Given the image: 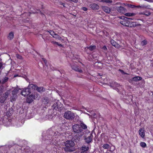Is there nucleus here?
Instances as JSON below:
<instances>
[{
	"mask_svg": "<svg viewBox=\"0 0 153 153\" xmlns=\"http://www.w3.org/2000/svg\"><path fill=\"white\" fill-rule=\"evenodd\" d=\"M20 89L19 88H15L12 91V96L10 97V101L13 102L15 101L16 98L17 97V93Z\"/></svg>",
	"mask_w": 153,
	"mask_h": 153,
	"instance_id": "nucleus-3",
	"label": "nucleus"
},
{
	"mask_svg": "<svg viewBox=\"0 0 153 153\" xmlns=\"http://www.w3.org/2000/svg\"><path fill=\"white\" fill-rule=\"evenodd\" d=\"M12 148H11V149H10V150H12Z\"/></svg>",
	"mask_w": 153,
	"mask_h": 153,
	"instance_id": "nucleus-52",
	"label": "nucleus"
},
{
	"mask_svg": "<svg viewBox=\"0 0 153 153\" xmlns=\"http://www.w3.org/2000/svg\"><path fill=\"white\" fill-rule=\"evenodd\" d=\"M127 6L129 7H130L132 8H133L136 7H140L139 6H137L135 5H132V4H127Z\"/></svg>",
	"mask_w": 153,
	"mask_h": 153,
	"instance_id": "nucleus-30",
	"label": "nucleus"
},
{
	"mask_svg": "<svg viewBox=\"0 0 153 153\" xmlns=\"http://www.w3.org/2000/svg\"><path fill=\"white\" fill-rule=\"evenodd\" d=\"M82 9L84 11H86L87 10V9L85 7H83Z\"/></svg>",
	"mask_w": 153,
	"mask_h": 153,
	"instance_id": "nucleus-41",
	"label": "nucleus"
},
{
	"mask_svg": "<svg viewBox=\"0 0 153 153\" xmlns=\"http://www.w3.org/2000/svg\"><path fill=\"white\" fill-rule=\"evenodd\" d=\"M10 90H8L4 94H3V96H1L0 98V101L1 103H3L6 100L7 98L8 97L10 93Z\"/></svg>",
	"mask_w": 153,
	"mask_h": 153,
	"instance_id": "nucleus-5",
	"label": "nucleus"
},
{
	"mask_svg": "<svg viewBox=\"0 0 153 153\" xmlns=\"http://www.w3.org/2000/svg\"><path fill=\"white\" fill-rule=\"evenodd\" d=\"M81 149L84 152H85L88 151L89 149V147L85 146H83L81 148Z\"/></svg>",
	"mask_w": 153,
	"mask_h": 153,
	"instance_id": "nucleus-24",
	"label": "nucleus"
},
{
	"mask_svg": "<svg viewBox=\"0 0 153 153\" xmlns=\"http://www.w3.org/2000/svg\"><path fill=\"white\" fill-rule=\"evenodd\" d=\"M29 149H25L23 147L21 148L20 147H19L17 152H13L12 153H25V151L26 152H29Z\"/></svg>",
	"mask_w": 153,
	"mask_h": 153,
	"instance_id": "nucleus-9",
	"label": "nucleus"
},
{
	"mask_svg": "<svg viewBox=\"0 0 153 153\" xmlns=\"http://www.w3.org/2000/svg\"><path fill=\"white\" fill-rule=\"evenodd\" d=\"M2 64L0 62V70L2 68Z\"/></svg>",
	"mask_w": 153,
	"mask_h": 153,
	"instance_id": "nucleus-45",
	"label": "nucleus"
},
{
	"mask_svg": "<svg viewBox=\"0 0 153 153\" xmlns=\"http://www.w3.org/2000/svg\"><path fill=\"white\" fill-rule=\"evenodd\" d=\"M37 97H36V98H37L38 99H39V95L38 94H36Z\"/></svg>",
	"mask_w": 153,
	"mask_h": 153,
	"instance_id": "nucleus-46",
	"label": "nucleus"
},
{
	"mask_svg": "<svg viewBox=\"0 0 153 153\" xmlns=\"http://www.w3.org/2000/svg\"><path fill=\"white\" fill-rule=\"evenodd\" d=\"M119 71H120L121 72H123V71H122V70H120V69H119Z\"/></svg>",
	"mask_w": 153,
	"mask_h": 153,
	"instance_id": "nucleus-49",
	"label": "nucleus"
},
{
	"mask_svg": "<svg viewBox=\"0 0 153 153\" xmlns=\"http://www.w3.org/2000/svg\"><path fill=\"white\" fill-rule=\"evenodd\" d=\"M50 33V34L53 37V36H55L56 34V33H54V32L52 30H50L49 32Z\"/></svg>",
	"mask_w": 153,
	"mask_h": 153,
	"instance_id": "nucleus-34",
	"label": "nucleus"
},
{
	"mask_svg": "<svg viewBox=\"0 0 153 153\" xmlns=\"http://www.w3.org/2000/svg\"><path fill=\"white\" fill-rule=\"evenodd\" d=\"M102 147L105 149H108L109 147V145L108 144H105L102 146Z\"/></svg>",
	"mask_w": 153,
	"mask_h": 153,
	"instance_id": "nucleus-25",
	"label": "nucleus"
},
{
	"mask_svg": "<svg viewBox=\"0 0 153 153\" xmlns=\"http://www.w3.org/2000/svg\"><path fill=\"white\" fill-rule=\"evenodd\" d=\"M133 23V22L131 21H129V23L128 24V27H132V26H131V25H133L132 23Z\"/></svg>",
	"mask_w": 153,
	"mask_h": 153,
	"instance_id": "nucleus-38",
	"label": "nucleus"
},
{
	"mask_svg": "<svg viewBox=\"0 0 153 153\" xmlns=\"http://www.w3.org/2000/svg\"><path fill=\"white\" fill-rule=\"evenodd\" d=\"M132 80L137 82L141 79L142 78L139 76L135 77L132 78Z\"/></svg>",
	"mask_w": 153,
	"mask_h": 153,
	"instance_id": "nucleus-23",
	"label": "nucleus"
},
{
	"mask_svg": "<svg viewBox=\"0 0 153 153\" xmlns=\"http://www.w3.org/2000/svg\"><path fill=\"white\" fill-rule=\"evenodd\" d=\"M60 102L58 100H57L56 101V103L52 105V107L54 109L56 110L59 108L58 104Z\"/></svg>",
	"mask_w": 153,
	"mask_h": 153,
	"instance_id": "nucleus-16",
	"label": "nucleus"
},
{
	"mask_svg": "<svg viewBox=\"0 0 153 153\" xmlns=\"http://www.w3.org/2000/svg\"><path fill=\"white\" fill-rule=\"evenodd\" d=\"M114 85H116V86L117 87H119V85L116 82H114Z\"/></svg>",
	"mask_w": 153,
	"mask_h": 153,
	"instance_id": "nucleus-44",
	"label": "nucleus"
},
{
	"mask_svg": "<svg viewBox=\"0 0 153 153\" xmlns=\"http://www.w3.org/2000/svg\"><path fill=\"white\" fill-rule=\"evenodd\" d=\"M17 76V75H14V77H16Z\"/></svg>",
	"mask_w": 153,
	"mask_h": 153,
	"instance_id": "nucleus-50",
	"label": "nucleus"
},
{
	"mask_svg": "<svg viewBox=\"0 0 153 153\" xmlns=\"http://www.w3.org/2000/svg\"><path fill=\"white\" fill-rule=\"evenodd\" d=\"M64 117L68 120H73L75 117L74 114L70 111H66L64 113Z\"/></svg>",
	"mask_w": 153,
	"mask_h": 153,
	"instance_id": "nucleus-2",
	"label": "nucleus"
},
{
	"mask_svg": "<svg viewBox=\"0 0 153 153\" xmlns=\"http://www.w3.org/2000/svg\"><path fill=\"white\" fill-rule=\"evenodd\" d=\"M111 42L113 46L115 47V48H120V45L118 44L117 43V42L115 41L114 40H111Z\"/></svg>",
	"mask_w": 153,
	"mask_h": 153,
	"instance_id": "nucleus-13",
	"label": "nucleus"
},
{
	"mask_svg": "<svg viewBox=\"0 0 153 153\" xmlns=\"http://www.w3.org/2000/svg\"><path fill=\"white\" fill-rule=\"evenodd\" d=\"M65 147L64 148V150L66 152H72L73 151L71 148L73 147L74 143L71 140H68L65 143Z\"/></svg>",
	"mask_w": 153,
	"mask_h": 153,
	"instance_id": "nucleus-1",
	"label": "nucleus"
},
{
	"mask_svg": "<svg viewBox=\"0 0 153 153\" xmlns=\"http://www.w3.org/2000/svg\"><path fill=\"white\" fill-rule=\"evenodd\" d=\"M70 1H73L74 3H77L78 2V0H69Z\"/></svg>",
	"mask_w": 153,
	"mask_h": 153,
	"instance_id": "nucleus-40",
	"label": "nucleus"
},
{
	"mask_svg": "<svg viewBox=\"0 0 153 153\" xmlns=\"http://www.w3.org/2000/svg\"><path fill=\"white\" fill-rule=\"evenodd\" d=\"M102 49L105 51H106L107 50V48L106 46H103L102 48Z\"/></svg>",
	"mask_w": 153,
	"mask_h": 153,
	"instance_id": "nucleus-42",
	"label": "nucleus"
},
{
	"mask_svg": "<svg viewBox=\"0 0 153 153\" xmlns=\"http://www.w3.org/2000/svg\"><path fill=\"white\" fill-rule=\"evenodd\" d=\"M14 36V33L13 32H11L9 33L7 36V38L9 40L12 39Z\"/></svg>",
	"mask_w": 153,
	"mask_h": 153,
	"instance_id": "nucleus-18",
	"label": "nucleus"
},
{
	"mask_svg": "<svg viewBox=\"0 0 153 153\" xmlns=\"http://www.w3.org/2000/svg\"><path fill=\"white\" fill-rule=\"evenodd\" d=\"M80 126V127H82V128L84 129H86L87 128L86 125L83 123H81Z\"/></svg>",
	"mask_w": 153,
	"mask_h": 153,
	"instance_id": "nucleus-27",
	"label": "nucleus"
},
{
	"mask_svg": "<svg viewBox=\"0 0 153 153\" xmlns=\"http://www.w3.org/2000/svg\"><path fill=\"white\" fill-rule=\"evenodd\" d=\"M89 7L91 9L94 10H98L100 8L99 6L96 3L90 4L89 5Z\"/></svg>",
	"mask_w": 153,
	"mask_h": 153,
	"instance_id": "nucleus-10",
	"label": "nucleus"
},
{
	"mask_svg": "<svg viewBox=\"0 0 153 153\" xmlns=\"http://www.w3.org/2000/svg\"><path fill=\"white\" fill-rule=\"evenodd\" d=\"M51 43H52L53 44L59 46H62V44H59L58 42H56L53 41L51 42Z\"/></svg>",
	"mask_w": 153,
	"mask_h": 153,
	"instance_id": "nucleus-31",
	"label": "nucleus"
},
{
	"mask_svg": "<svg viewBox=\"0 0 153 153\" xmlns=\"http://www.w3.org/2000/svg\"><path fill=\"white\" fill-rule=\"evenodd\" d=\"M141 146L143 148L146 147V144L145 142H141L140 143Z\"/></svg>",
	"mask_w": 153,
	"mask_h": 153,
	"instance_id": "nucleus-26",
	"label": "nucleus"
},
{
	"mask_svg": "<svg viewBox=\"0 0 153 153\" xmlns=\"http://www.w3.org/2000/svg\"><path fill=\"white\" fill-rule=\"evenodd\" d=\"M2 90H1L0 89V95H1V94H2Z\"/></svg>",
	"mask_w": 153,
	"mask_h": 153,
	"instance_id": "nucleus-47",
	"label": "nucleus"
},
{
	"mask_svg": "<svg viewBox=\"0 0 153 153\" xmlns=\"http://www.w3.org/2000/svg\"><path fill=\"white\" fill-rule=\"evenodd\" d=\"M96 46H90L88 48L91 51H93L96 48Z\"/></svg>",
	"mask_w": 153,
	"mask_h": 153,
	"instance_id": "nucleus-28",
	"label": "nucleus"
},
{
	"mask_svg": "<svg viewBox=\"0 0 153 153\" xmlns=\"http://www.w3.org/2000/svg\"><path fill=\"white\" fill-rule=\"evenodd\" d=\"M4 153H7V152H6V153H5V152H4Z\"/></svg>",
	"mask_w": 153,
	"mask_h": 153,
	"instance_id": "nucleus-53",
	"label": "nucleus"
},
{
	"mask_svg": "<svg viewBox=\"0 0 153 153\" xmlns=\"http://www.w3.org/2000/svg\"><path fill=\"white\" fill-rule=\"evenodd\" d=\"M73 129L74 131L77 133H79L81 131L80 126L77 124H75L73 126Z\"/></svg>",
	"mask_w": 153,
	"mask_h": 153,
	"instance_id": "nucleus-7",
	"label": "nucleus"
},
{
	"mask_svg": "<svg viewBox=\"0 0 153 153\" xmlns=\"http://www.w3.org/2000/svg\"><path fill=\"white\" fill-rule=\"evenodd\" d=\"M49 101L47 97H45L42 100L43 102L45 105H47L49 102Z\"/></svg>",
	"mask_w": 153,
	"mask_h": 153,
	"instance_id": "nucleus-22",
	"label": "nucleus"
},
{
	"mask_svg": "<svg viewBox=\"0 0 153 153\" xmlns=\"http://www.w3.org/2000/svg\"><path fill=\"white\" fill-rule=\"evenodd\" d=\"M113 89H115V88H114V87H113ZM116 90L118 92V88H116Z\"/></svg>",
	"mask_w": 153,
	"mask_h": 153,
	"instance_id": "nucleus-48",
	"label": "nucleus"
},
{
	"mask_svg": "<svg viewBox=\"0 0 153 153\" xmlns=\"http://www.w3.org/2000/svg\"><path fill=\"white\" fill-rule=\"evenodd\" d=\"M53 37L57 39L60 40H63L62 39V38L59 35H58L56 33L55 36H53Z\"/></svg>",
	"mask_w": 153,
	"mask_h": 153,
	"instance_id": "nucleus-21",
	"label": "nucleus"
},
{
	"mask_svg": "<svg viewBox=\"0 0 153 153\" xmlns=\"http://www.w3.org/2000/svg\"><path fill=\"white\" fill-rule=\"evenodd\" d=\"M102 8L103 11L107 13H109L111 12V9L106 6H102Z\"/></svg>",
	"mask_w": 153,
	"mask_h": 153,
	"instance_id": "nucleus-15",
	"label": "nucleus"
},
{
	"mask_svg": "<svg viewBox=\"0 0 153 153\" xmlns=\"http://www.w3.org/2000/svg\"><path fill=\"white\" fill-rule=\"evenodd\" d=\"M147 44V41L146 40L142 41L141 43V45L142 46H144Z\"/></svg>",
	"mask_w": 153,
	"mask_h": 153,
	"instance_id": "nucleus-33",
	"label": "nucleus"
},
{
	"mask_svg": "<svg viewBox=\"0 0 153 153\" xmlns=\"http://www.w3.org/2000/svg\"><path fill=\"white\" fill-rule=\"evenodd\" d=\"M81 153H85V152H81Z\"/></svg>",
	"mask_w": 153,
	"mask_h": 153,
	"instance_id": "nucleus-51",
	"label": "nucleus"
},
{
	"mask_svg": "<svg viewBox=\"0 0 153 153\" xmlns=\"http://www.w3.org/2000/svg\"><path fill=\"white\" fill-rule=\"evenodd\" d=\"M16 56L18 59H22V57L21 55L18 54H16Z\"/></svg>",
	"mask_w": 153,
	"mask_h": 153,
	"instance_id": "nucleus-37",
	"label": "nucleus"
},
{
	"mask_svg": "<svg viewBox=\"0 0 153 153\" xmlns=\"http://www.w3.org/2000/svg\"><path fill=\"white\" fill-rule=\"evenodd\" d=\"M36 90L37 91L39 92H41L45 91V89L43 87H37Z\"/></svg>",
	"mask_w": 153,
	"mask_h": 153,
	"instance_id": "nucleus-20",
	"label": "nucleus"
},
{
	"mask_svg": "<svg viewBox=\"0 0 153 153\" xmlns=\"http://www.w3.org/2000/svg\"><path fill=\"white\" fill-rule=\"evenodd\" d=\"M139 134L142 138H144L145 136L144 130L142 128H140L139 131Z\"/></svg>",
	"mask_w": 153,
	"mask_h": 153,
	"instance_id": "nucleus-14",
	"label": "nucleus"
},
{
	"mask_svg": "<svg viewBox=\"0 0 153 153\" xmlns=\"http://www.w3.org/2000/svg\"><path fill=\"white\" fill-rule=\"evenodd\" d=\"M92 139V135L91 134L90 136H88L85 138L86 142L89 143L91 142Z\"/></svg>",
	"mask_w": 153,
	"mask_h": 153,
	"instance_id": "nucleus-17",
	"label": "nucleus"
},
{
	"mask_svg": "<svg viewBox=\"0 0 153 153\" xmlns=\"http://www.w3.org/2000/svg\"><path fill=\"white\" fill-rule=\"evenodd\" d=\"M117 10L118 12L122 13H125L126 11V9L121 6L117 7Z\"/></svg>",
	"mask_w": 153,
	"mask_h": 153,
	"instance_id": "nucleus-11",
	"label": "nucleus"
},
{
	"mask_svg": "<svg viewBox=\"0 0 153 153\" xmlns=\"http://www.w3.org/2000/svg\"><path fill=\"white\" fill-rule=\"evenodd\" d=\"M35 99V96L31 94L28 96L26 99V102L28 103H30Z\"/></svg>",
	"mask_w": 153,
	"mask_h": 153,
	"instance_id": "nucleus-8",
	"label": "nucleus"
},
{
	"mask_svg": "<svg viewBox=\"0 0 153 153\" xmlns=\"http://www.w3.org/2000/svg\"><path fill=\"white\" fill-rule=\"evenodd\" d=\"M132 24H133V25H131V26H132V27H135L136 26L140 25L139 24L137 23L136 22H133V23H132Z\"/></svg>",
	"mask_w": 153,
	"mask_h": 153,
	"instance_id": "nucleus-32",
	"label": "nucleus"
},
{
	"mask_svg": "<svg viewBox=\"0 0 153 153\" xmlns=\"http://www.w3.org/2000/svg\"><path fill=\"white\" fill-rule=\"evenodd\" d=\"M124 18L120 21V23L123 26H127L128 24L129 23V21L132 20L131 18L123 17Z\"/></svg>",
	"mask_w": 153,
	"mask_h": 153,
	"instance_id": "nucleus-4",
	"label": "nucleus"
},
{
	"mask_svg": "<svg viewBox=\"0 0 153 153\" xmlns=\"http://www.w3.org/2000/svg\"><path fill=\"white\" fill-rule=\"evenodd\" d=\"M142 14H144L146 16H149L150 14V13L149 12H144Z\"/></svg>",
	"mask_w": 153,
	"mask_h": 153,
	"instance_id": "nucleus-39",
	"label": "nucleus"
},
{
	"mask_svg": "<svg viewBox=\"0 0 153 153\" xmlns=\"http://www.w3.org/2000/svg\"><path fill=\"white\" fill-rule=\"evenodd\" d=\"M135 14L134 13H127L125 14V15L128 16H131L135 15Z\"/></svg>",
	"mask_w": 153,
	"mask_h": 153,
	"instance_id": "nucleus-29",
	"label": "nucleus"
},
{
	"mask_svg": "<svg viewBox=\"0 0 153 153\" xmlns=\"http://www.w3.org/2000/svg\"><path fill=\"white\" fill-rule=\"evenodd\" d=\"M8 78L7 77H5L4 79L2 80V83H4L5 82H7L8 80Z\"/></svg>",
	"mask_w": 153,
	"mask_h": 153,
	"instance_id": "nucleus-35",
	"label": "nucleus"
},
{
	"mask_svg": "<svg viewBox=\"0 0 153 153\" xmlns=\"http://www.w3.org/2000/svg\"><path fill=\"white\" fill-rule=\"evenodd\" d=\"M72 68L76 71H79V72H82V70L79 69L76 65H73L71 66Z\"/></svg>",
	"mask_w": 153,
	"mask_h": 153,
	"instance_id": "nucleus-12",
	"label": "nucleus"
},
{
	"mask_svg": "<svg viewBox=\"0 0 153 153\" xmlns=\"http://www.w3.org/2000/svg\"><path fill=\"white\" fill-rule=\"evenodd\" d=\"M37 86L35 85L31 84H30L28 86V88L30 89L32 88V89L36 90L37 88Z\"/></svg>",
	"mask_w": 153,
	"mask_h": 153,
	"instance_id": "nucleus-19",
	"label": "nucleus"
},
{
	"mask_svg": "<svg viewBox=\"0 0 153 153\" xmlns=\"http://www.w3.org/2000/svg\"><path fill=\"white\" fill-rule=\"evenodd\" d=\"M104 1L103 2H105L106 3H111L112 2V1L110 0H104V1Z\"/></svg>",
	"mask_w": 153,
	"mask_h": 153,
	"instance_id": "nucleus-36",
	"label": "nucleus"
},
{
	"mask_svg": "<svg viewBox=\"0 0 153 153\" xmlns=\"http://www.w3.org/2000/svg\"><path fill=\"white\" fill-rule=\"evenodd\" d=\"M42 59L43 61H44V62H45V63L46 64V60L44 58H42Z\"/></svg>",
	"mask_w": 153,
	"mask_h": 153,
	"instance_id": "nucleus-43",
	"label": "nucleus"
},
{
	"mask_svg": "<svg viewBox=\"0 0 153 153\" xmlns=\"http://www.w3.org/2000/svg\"><path fill=\"white\" fill-rule=\"evenodd\" d=\"M31 93L30 90L28 88H24L21 92V94L25 97Z\"/></svg>",
	"mask_w": 153,
	"mask_h": 153,
	"instance_id": "nucleus-6",
	"label": "nucleus"
}]
</instances>
